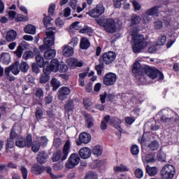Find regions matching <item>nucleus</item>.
<instances>
[{"label":"nucleus","instance_id":"nucleus-1","mask_svg":"<svg viewBox=\"0 0 179 179\" xmlns=\"http://www.w3.org/2000/svg\"><path fill=\"white\" fill-rule=\"evenodd\" d=\"M145 57H138L133 65L132 72L137 79H145V76H148L150 79H156L158 78L159 80H163L164 76L162 72L156 69L150 68L149 66H143L141 62L143 61Z\"/></svg>","mask_w":179,"mask_h":179},{"label":"nucleus","instance_id":"nucleus-2","mask_svg":"<svg viewBox=\"0 0 179 179\" xmlns=\"http://www.w3.org/2000/svg\"><path fill=\"white\" fill-rule=\"evenodd\" d=\"M43 72L45 73H51V72L65 73V72H68V66L65 63H60L57 59H53L51 60L50 66L43 68Z\"/></svg>","mask_w":179,"mask_h":179},{"label":"nucleus","instance_id":"nucleus-3","mask_svg":"<svg viewBox=\"0 0 179 179\" xmlns=\"http://www.w3.org/2000/svg\"><path fill=\"white\" fill-rule=\"evenodd\" d=\"M132 50L135 54H137L141 52L144 48H146L148 43L145 40L143 35L132 34Z\"/></svg>","mask_w":179,"mask_h":179},{"label":"nucleus","instance_id":"nucleus-4","mask_svg":"<svg viewBox=\"0 0 179 179\" xmlns=\"http://www.w3.org/2000/svg\"><path fill=\"white\" fill-rule=\"evenodd\" d=\"M96 22L99 26L103 28V30L106 33H115L117 31V24L115 20L113 18H108L106 20L99 19L96 20Z\"/></svg>","mask_w":179,"mask_h":179},{"label":"nucleus","instance_id":"nucleus-5","mask_svg":"<svg viewBox=\"0 0 179 179\" xmlns=\"http://www.w3.org/2000/svg\"><path fill=\"white\" fill-rule=\"evenodd\" d=\"M55 28H48L46 29L47 37L44 39V45L40 46L41 51H45L46 48H50L54 45V41L55 40Z\"/></svg>","mask_w":179,"mask_h":179},{"label":"nucleus","instance_id":"nucleus-6","mask_svg":"<svg viewBox=\"0 0 179 179\" xmlns=\"http://www.w3.org/2000/svg\"><path fill=\"white\" fill-rule=\"evenodd\" d=\"M108 121H110V124L113 125L116 129H118L120 132H122V129L121 128V126H120L122 123V121L116 117L110 119V115H106L104 117L103 120H102L101 123V129H107V122H108Z\"/></svg>","mask_w":179,"mask_h":179},{"label":"nucleus","instance_id":"nucleus-7","mask_svg":"<svg viewBox=\"0 0 179 179\" xmlns=\"http://www.w3.org/2000/svg\"><path fill=\"white\" fill-rule=\"evenodd\" d=\"M69 146H70L69 141H67L64 144L62 154L59 150H57L55 153L53 154L52 161L58 162V160L61 159V155H62V160L63 162L64 160H66V157H68V155H69Z\"/></svg>","mask_w":179,"mask_h":179},{"label":"nucleus","instance_id":"nucleus-8","mask_svg":"<svg viewBox=\"0 0 179 179\" xmlns=\"http://www.w3.org/2000/svg\"><path fill=\"white\" fill-rule=\"evenodd\" d=\"M15 145L18 148H30L33 145V138L31 134H28L25 139L23 138V136H18L15 141Z\"/></svg>","mask_w":179,"mask_h":179},{"label":"nucleus","instance_id":"nucleus-9","mask_svg":"<svg viewBox=\"0 0 179 179\" xmlns=\"http://www.w3.org/2000/svg\"><path fill=\"white\" fill-rule=\"evenodd\" d=\"M176 174V169L173 165H166L161 171V176L163 179H172Z\"/></svg>","mask_w":179,"mask_h":179},{"label":"nucleus","instance_id":"nucleus-10","mask_svg":"<svg viewBox=\"0 0 179 179\" xmlns=\"http://www.w3.org/2000/svg\"><path fill=\"white\" fill-rule=\"evenodd\" d=\"M80 162V157L77 154H72L68 161L66 162L65 166L66 169H74Z\"/></svg>","mask_w":179,"mask_h":179},{"label":"nucleus","instance_id":"nucleus-11","mask_svg":"<svg viewBox=\"0 0 179 179\" xmlns=\"http://www.w3.org/2000/svg\"><path fill=\"white\" fill-rule=\"evenodd\" d=\"M117 82V75L114 73H108L103 76V84L106 86H113Z\"/></svg>","mask_w":179,"mask_h":179},{"label":"nucleus","instance_id":"nucleus-12","mask_svg":"<svg viewBox=\"0 0 179 179\" xmlns=\"http://www.w3.org/2000/svg\"><path fill=\"white\" fill-rule=\"evenodd\" d=\"M159 6H155L154 8L148 9L145 12V15L143 17V20L144 23H148L150 22V18H149V16H157V13H159Z\"/></svg>","mask_w":179,"mask_h":179},{"label":"nucleus","instance_id":"nucleus-13","mask_svg":"<svg viewBox=\"0 0 179 179\" xmlns=\"http://www.w3.org/2000/svg\"><path fill=\"white\" fill-rule=\"evenodd\" d=\"M106 10V8L104 6L101 4L97 5L96 7L92 10H90L88 13V15L91 17H99V16H101L103 13H104V11Z\"/></svg>","mask_w":179,"mask_h":179},{"label":"nucleus","instance_id":"nucleus-14","mask_svg":"<svg viewBox=\"0 0 179 179\" xmlns=\"http://www.w3.org/2000/svg\"><path fill=\"white\" fill-rule=\"evenodd\" d=\"M117 54L114 52H108L103 55L102 59L106 65H110L113 61H115Z\"/></svg>","mask_w":179,"mask_h":179},{"label":"nucleus","instance_id":"nucleus-15","mask_svg":"<svg viewBox=\"0 0 179 179\" xmlns=\"http://www.w3.org/2000/svg\"><path fill=\"white\" fill-rule=\"evenodd\" d=\"M92 141V136L86 132H83L79 136V141H76L78 146H80L82 143L87 144Z\"/></svg>","mask_w":179,"mask_h":179},{"label":"nucleus","instance_id":"nucleus-16","mask_svg":"<svg viewBox=\"0 0 179 179\" xmlns=\"http://www.w3.org/2000/svg\"><path fill=\"white\" fill-rule=\"evenodd\" d=\"M69 94H71V89L68 87H62L59 90V100H65Z\"/></svg>","mask_w":179,"mask_h":179},{"label":"nucleus","instance_id":"nucleus-17","mask_svg":"<svg viewBox=\"0 0 179 179\" xmlns=\"http://www.w3.org/2000/svg\"><path fill=\"white\" fill-rule=\"evenodd\" d=\"M78 153L81 159H89L92 156V150L87 147H83L80 149Z\"/></svg>","mask_w":179,"mask_h":179},{"label":"nucleus","instance_id":"nucleus-18","mask_svg":"<svg viewBox=\"0 0 179 179\" xmlns=\"http://www.w3.org/2000/svg\"><path fill=\"white\" fill-rule=\"evenodd\" d=\"M67 64L71 68H81V66H83V62L75 58H69L67 60Z\"/></svg>","mask_w":179,"mask_h":179},{"label":"nucleus","instance_id":"nucleus-19","mask_svg":"<svg viewBox=\"0 0 179 179\" xmlns=\"http://www.w3.org/2000/svg\"><path fill=\"white\" fill-rule=\"evenodd\" d=\"M16 37H17V32L11 29L6 33V40L8 43H10L12 41H15V40H16Z\"/></svg>","mask_w":179,"mask_h":179},{"label":"nucleus","instance_id":"nucleus-20","mask_svg":"<svg viewBox=\"0 0 179 179\" xmlns=\"http://www.w3.org/2000/svg\"><path fill=\"white\" fill-rule=\"evenodd\" d=\"M62 54L64 57H72L73 55V48L69 45H64L62 47Z\"/></svg>","mask_w":179,"mask_h":179},{"label":"nucleus","instance_id":"nucleus-21","mask_svg":"<svg viewBox=\"0 0 179 179\" xmlns=\"http://www.w3.org/2000/svg\"><path fill=\"white\" fill-rule=\"evenodd\" d=\"M47 159H48V155H47L45 152L42 151L38 155L37 162H38L41 164H44V163L47 162Z\"/></svg>","mask_w":179,"mask_h":179},{"label":"nucleus","instance_id":"nucleus-22","mask_svg":"<svg viewBox=\"0 0 179 179\" xmlns=\"http://www.w3.org/2000/svg\"><path fill=\"white\" fill-rule=\"evenodd\" d=\"M36 64H37L38 66H39V68H44V66H45V65H47L48 64V62L44 61V57H43V56H41V55H36Z\"/></svg>","mask_w":179,"mask_h":179},{"label":"nucleus","instance_id":"nucleus-23","mask_svg":"<svg viewBox=\"0 0 179 179\" xmlns=\"http://www.w3.org/2000/svg\"><path fill=\"white\" fill-rule=\"evenodd\" d=\"M113 171L115 173L127 172V171H129V168H128V166H127V165L120 164L118 166H115L113 167Z\"/></svg>","mask_w":179,"mask_h":179},{"label":"nucleus","instance_id":"nucleus-24","mask_svg":"<svg viewBox=\"0 0 179 179\" xmlns=\"http://www.w3.org/2000/svg\"><path fill=\"white\" fill-rule=\"evenodd\" d=\"M92 152L94 156L99 157V156H101V155H103V147L100 145H95L92 148L91 153Z\"/></svg>","mask_w":179,"mask_h":179},{"label":"nucleus","instance_id":"nucleus-25","mask_svg":"<svg viewBox=\"0 0 179 179\" xmlns=\"http://www.w3.org/2000/svg\"><path fill=\"white\" fill-rule=\"evenodd\" d=\"M142 18L139 15L132 14L130 16V23L131 26H135V24H139L141 23Z\"/></svg>","mask_w":179,"mask_h":179},{"label":"nucleus","instance_id":"nucleus-26","mask_svg":"<svg viewBox=\"0 0 179 179\" xmlns=\"http://www.w3.org/2000/svg\"><path fill=\"white\" fill-rule=\"evenodd\" d=\"M80 47L82 50H87L90 47V41L86 37H83L80 40Z\"/></svg>","mask_w":179,"mask_h":179},{"label":"nucleus","instance_id":"nucleus-27","mask_svg":"<svg viewBox=\"0 0 179 179\" xmlns=\"http://www.w3.org/2000/svg\"><path fill=\"white\" fill-rule=\"evenodd\" d=\"M24 45H26V42H22L15 52V54L18 57V58H21L22 55H23V50L26 48Z\"/></svg>","mask_w":179,"mask_h":179},{"label":"nucleus","instance_id":"nucleus-28","mask_svg":"<svg viewBox=\"0 0 179 179\" xmlns=\"http://www.w3.org/2000/svg\"><path fill=\"white\" fill-rule=\"evenodd\" d=\"M57 55V51L55 50L50 49L44 53L45 59H52Z\"/></svg>","mask_w":179,"mask_h":179},{"label":"nucleus","instance_id":"nucleus-29","mask_svg":"<svg viewBox=\"0 0 179 179\" xmlns=\"http://www.w3.org/2000/svg\"><path fill=\"white\" fill-rule=\"evenodd\" d=\"M155 154L142 155L143 162L144 163H152L155 162Z\"/></svg>","mask_w":179,"mask_h":179},{"label":"nucleus","instance_id":"nucleus-30","mask_svg":"<svg viewBox=\"0 0 179 179\" xmlns=\"http://www.w3.org/2000/svg\"><path fill=\"white\" fill-rule=\"evenodd\" d=\"M1 62L4 65H9L10 64V55L8 52L3 53L1 55Z\"/></svg>","mask_w":179,"mask_h":179},{"label":"nucleus","instance_id":"nucleus-31","mask_svg":"<svg viewBox=\"0 0 179 179\" xmlns=\"http://www.w3.org/2000/svg\"><path fill=\"white\" fill-rule=\"evenodd\" d=\"M11 72L13 75H19L20 69L19 66V62H15L11 66Z\"/></svg>","mask_w":179,"mask_h":179},{"label":"nucleus","instance_id":"nucleus-32","mask_svg":"<svg viewBox=\"0 0 179 179\" xmlns=\"http://www.w3.org/2000/svg\"><path fill=\"white\" fill-rule=\"evenodd\" d=\"M145 169L146 172L148 173V174H149V176H153L157 174V168L155 166L150 167V166L147 165Z\"/></svg>","mask_w":179,"mask_h":179},{"label":"nucleus","instance_id":"nucleus-33","mask_svg":"<svg viewBox=\"0 0 179 179\" xmlns=\"http://www.w3.org/2000/svg\"><path fill=\"white\" fill-rule=\"evenodd\" d=\"M24 32L27 34H36V27L29 24L24 27Z\"/></svg>","mask_w":179,"mask_h":179},{"label":"nucleus","instance_id":"nucleus-34","mask_svg":"<svg viewBox=\"0 0 179 179\" xmlns=\"http://www.w3.org/2000/svg\"><path fill=\"white\" fill-rule=\"evenodd\" d=\"M36 141L41 146H47L48 143V138L46 136L37 137Z\"/></svg>","mask_w":179,"mask_h":179},{"label":"nucleus","instance_id":"nucleus-35","mask_svg":"<svg viewBox=\"0 0 179 179\" xmlns=\"http://www.w3.org/2000/svg\"><path fill=\"white\" fill-rule=\"evenodd\" d=\"M50 73L43 72V74L41 75L40 83H47L50 80Z\"/></svg>","mask_w":179,"mask_h":179},{"label":"nucleus","instance_id":"nucleus-36","mask_svg":"<svg viewBox=\"0 0 179 179\" xmlns=\"http://www.w3.org/2000/svg\"><path fill=\"white\" fill-rule=\"evenodd\" d=\"M31 171L36 174H41L43 173V167L41 165L36 164L31 167Z\"/></svg>","mask_w":179,"mask_h":179},{"label":"nucleus","instance_id":"nucleus-37","mask_svg":"<svg viewBox=\"0 0 179 179\" xmlns=\"http://www.w3.org/2000/svg\"><path fill=\"white\" fill-rule=\"evenodd\" d=\"M19 66L20 71H21V72H23V73H26V72L29 71V64L25 62H21V64H19Z\"/></svg>","mask_w":179,"mask_h":179},{"label":"nucleus","instance_id":"nucleus-38","mask_svg":"<svg viewBox=\"0 0 179 179\" xmlns=\"http://www.w3.org/2000/svg\"><path fill=\"white\" fill-rule=\"evenodd\" d=\"M87 76V73H81L79 74V85L80 86H85V78Z\"/></svg>","mask_w":179,"mask_h":179},{"label":"nucleus","instance_id":"nucleus-39","mask_svg":"<svg viewBox=\"0 0 179 179\" xmlns=\"http://www.w3.org/2000/svg\"><path fill=\"white\" fill-rule=\"evenodd\" d=\"M148 148L151 150H157V149L160 148V145L159 144V142L154 141L149 144Z\"/></svg>","mask_w":179,"mask_h":179},{"label":"nucleus","instance_id":"nucleus-40","mask_svg":"<svg viewBox=\"0 0 179 179\" xmlns=\"http://www.w3.org/2000/svg\"><path fill=\"white\" fill-rule=\"evenodd\" d=\"M51 85L53 87V90H57L59 86H61V82L57 80V78H52L51 80Z\"/></svg>","mask_w":179,"mask_h":179},{"label":"nucleus","instance_id":"nucleus-41","mask_svg":"<svg viewBox=\"0 0 179 179\" xmlns=\"http://www.w3.org/2000/svg\"><path fill=\"white\" fill-rule=\"evenodd\" d=\"M166 41H167L166 36H161L157 41V45H164V44H166Z\"/></svg>","mask_w":179,"mask_h":179},{"label":"nucleus","instance_id":"nucleus-42","mask_svg":"<svg viewBox=\"0 0 179 179\" xmlns=\"http://www.w3.org/2000/svg\"><path fill=\"white\" fill-rule=\"evenodd\" d=\"M34 57V53H33L32 51L29 50V51H27L24 53L22 58L24 59H31V58H33Z\"/></svg>","mask_w":179,"mask_h":179},{"label":"nucleus","instance_id":"nucleus-43","mask_svg":"<svg viewBox=\"0 0 179 179\" xmlns=\"http://www.w3.org/2000/svg\"><path fill=\"white\" fill-rule=\"evenodd\" d=\"M66 111H72L73 110V101H68L64 106Z\"/></svg>","mask_w":179,"mask_h":179},{"label":"nucleus","instance_id":"nucleus-44","mask_svg":"<svg viewBox=\"0 0 179 179\" xmlns=\"http://www.w3.org/2000/svg\"><path fill=\"white\" fill-rule=\"evenodd\" d=\"M94 122V120H93V117H92L91 116H87L86 125L87 128L93 127Z\"/></svg>","mask_w":179,"mask_h":179},{"label":"nucleus","instance_id":"nucleus-45","mask_svg":"<svg viewBox=\"0 0 179 179\" xmlns=\"http://www.w3.org/2000/svg\"><path fill=\"white\" fill-rule=\"evenodd\" d=\"M173 114H174V115H175L174 117L167 118V117L163 116L161 118L162 121H164V122H166L167 121H170V120H173V121H178V115H177V113H173Z\"/></svg>","mask_w":179,"mask_h":179},{"label":"nucleus","instance_id":"nucleus-46","mask_svg":"<svg viewBox=\"0 0 179 179\" xmlns=\"http://www.w3.org/2000/svg\"><path fill=\"white\" fill-rule=\"evenodd\" d=\"M131 155H134V156H136V155L139 154V147L136 145H133L131 147Z\"/></svg>","mask_w":179,"mask_h":179},{"label":"nucleus","instance_id":"nucleus-47","mask_svg":"<svg viewBox=\"0 0 179 179\" xmlns=\"http://www.w3.org/2000/svg\"><path fill=\"white\" fill-rule=\"evenodd\" d=\"M134 176L136 178H142L143 177V171L141 169H137L134 171Z\"/></svg>","mask_w":179,"mask_h":179},{"label":"nucleus","instance_id":"nucleus-48","mask_svg":"<svg viewBox=\"0 0 179 179\" xmlns=\"http://www.w3.org/2000/svg\"><path fill=\"white\" fill-rule=\"evenodd\" d=\"M83 104L85 108L87 110H89V108H90V107L92 106V101L88 98H85L83 99Z\"/></svg>","mask_w":179,"mask_h":179},{"label":"nucleus","instance_id":"nucleus-49","mask_svg":"<svg viewBox=\"0 0 179 179\" xmlns=\"http://www.w3.org/2000/svg\"><path fill=\"white\" fill-rule=\"evenodd\" d=\"M40 146H41L38 141H34V144L32 145V151L34 152V153H37L38 150H40Z\"/></svg>","mask_w":179,"mask_h":179},{"label":"nucleus","instance_id":"nucleus-50","mask_svg":"<svg viewBox=\"0 0 179 179\" xmlns=\"http://www.w3.org/2000/svg\"><path fill=\"white\" fill-rule=\"evenodd\" d=\"M154 27L156 30H160L163 28V22L160 20H157L154 22Z\"/></svg>","mask_w":179,"mask_h":179},{"label":"nucleus","instance_id":"nucleus-51","mask_svg":"<svg viewBox=\"0 0 179 179\" xmlns=\"http://www.w3.org/2000/svg\"><path fill=\"white\" fill-rule=\"evenodd\" d=\"M71 47H76L79 44V39L78 37L72 38L71 41L69 43Z\"/></svg>","mask_w":179,"mask_h":179},{"label":"nucleus","instance_id":"nucleus-52","mask_svg":"<svg viewBox=\"0 0 179 179\" xmlns=\"http://www.w3.org/2000/svg\"><path fill=\"white\" fill-rule=\"evenodd\" d=\"M103 68H104V64L103 63H100L99 64H98L95 66V69H96L98 75H101Z\"/></svg>","mask_w":179,"mask_h":179},{"label":"nucleus","instance_id":"nucleus-53","mask_svg":"<svg viewBox=\"0 0 179 179\" xmlns=\"http://www.w3.org/2000/svg\"><path fill=\"white\" fill-rule=\"evenodd\" d=\"M20 171H21L22 175V178L23 179H27V174H28L27 169L24 166H22L20 168Z\"/></svg>","mask_w":179,"mask_h":179},{"label":"nucleus","instance_id":"nucleus-54","mask_svg":"<svg viewBox=\"0 0 179 179\" xmlns=\"http://www.w3.org/2000/svg\"><path fill=\"white\" fill-rule=\"evenodd\" d=\"M53 145L57 149L60 146H62V140L61 138H55L53 142Z\"/></svg>","mask_w":179,"mask_h":179},{"label":"nucleus","instance_id":"nucleus-55","mask_svg":"<svg viewBox=\"0 0 179 179\" xmlns=\"http://www.w3.org/2000/svg\"><path fill=\"white\" fill-rule=\"evenodd\" d=\"M86 179H97V174L94 172H89L86 177Z\"/></svg>","mask_w":179,"mask_h":179},{"label":"nucleus","instance_id":"nucleus-56","mask_svg":"<svg viewBox=\"0 0 179 179\" xmlns=\"http://www.w3.org/2000/svg\"><path fill=\"white\" fill-rule=\"evenodd\" d=\"M15 146V140L8 138L6 145V149H12Z\"/></svg>","mask_w":179,"mask_h":179},{"label":"nucleus","instance_id":"nucleus-57","mask_svg":"<svg viewBox=\"0 0 179 179\" xmlns=\"http://www.w3.org/2000/svg\"><path fill=\"white\" fill-rule=\"evenodd\" d=\"M36 117L37 120H41L43 117V110L40 108H36Z\"/></svg>","mask_w":179,"mask_h":179},{"label":"nucleus","instance_id":"nucleus-58","mask_svg":"<svg viewBox=\"0 0 179 179\" xmlns=\"http://www.w3.org/2000/svg\"><path fill=\"white\" fill-rule=\"evenodd\" d=\"M69 5L73 10H76V9L78 8V1L71 0L70 2H69Z\"/></svg>","mask_w":179,"mask_h":179},{"label":"nucleus","instance_id":"nucleus-59","mask_svg":"<svg viewBox=\"0 0 179 179\" xmlns=\"http://www.w3.org/2000/svg\"><path fill=\"white\" fill-rule=\"evenodd\" d=\"M55 24L57 27H62L64 24H65V22H64V20H62L60 17H58L55 20Z\"/></svg>","mask_w":179,"mask_h":179},{"label":"nucleus","instance_id":"nucleus-60","mask_svg":"<svg viewBox=\"0 0 179 179\" xmlns=\"http://www.w3.org/2000/svg\"><path fill=\"white\" fill-rule=\"evenodd\" d=\"M45 171H46L48 174L50 175V177H51L52 179H58V176H55V175H54V174H52V173H51V171H52V170L51 169V167L47 166V167L45 168Z\"/></svg>","mask_w":179,"mask_h":179},{"label":"nucleus","instance_id":"nucleus-61","mask_svg":"<svg viewBox=\"0 0 179 179\" xmlns=\"http://www.w3.org/2000/svg\"><path fill=\"white\" fill-rule=\"evenodd\" d=\"M35 95L36 97H38V99H41V97H43V96H44V92L41 88H38L36 90Z\"/></svg>","mask_w":179,"mask_h":179},{"label":"nucleus","instance_id":"nucleus-62","mask_svg":"<svg viewBox=\"0 0 179 179\" xmlns=\"http://www.w3.org/2000/svg\"><path fill=\"white\" fill-rule=\"evenodd\" d=\"M55 10V3H52L50 5L49 9H48V13L50 16H52V15L54 14Z\"/></svg>","mask_w":179,"mask_h":179},{"label":"nucleus","instance_id":"nucleus-63","mask_svg":"<svg viewBox=\"0 0 179 179\" xmlns=\"http://www.w3.org/2000/svg\"><path fill=\"white\" fill-rule=\"evenodd\" d=\"M100 101L101 104H104L106 103V99H107V92H103L99 95Z\"/></svg>","mask_w":179,"mask_h":179},{"label":"nucleus","instance_id":"nucleus-64","mask_svg":"<svg viewBox=\"0 0 179 179\" xmlns=\"http://www.w3.org/2000/svg\"><path fill=\"white\" fill-rule=\"evenodd\" d=\"M51 20H52L51 17H50V16L45 17L43 18V23H44L45 26H48V24H51Z\"/></svg>","mask_w":179,"mask_h":179}]
</instances>
